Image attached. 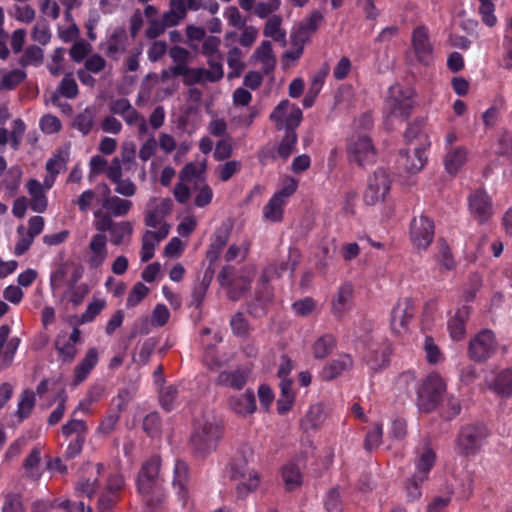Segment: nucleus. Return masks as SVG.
Here are the masks:
<instances>
[{"instance_id": "f257e3e1", "label": "nucleus", "mask_w": 512, "mask_h": 512, "mask_svg": "<svg viewBox=\"0 0 512 512\" xmlns=\"http://www.w3.org/2000/svg\"><path fill=\"white\" fill-rule=\"evenodd\" d=\"M254 463V451L247 443H242L236 450L229 463V476L233 480H240L236 487L238 499H244L259 485V474L251 468Z\"/></svg>"}, {"instance_id": "f03ea898", "label": "nucleus", "mask_w": 512, "mask_h": 512, "mask_svg": "<svg viewBox=\"0 0 512 512\" xmlns=\"http://www.w3.org/2000/svg\"><path fill=\"white\" fill-rule=\"evenodd\" d=\"M222 437V425L214 417L202 415L196 419L190 436V446L196 458L203 459L217 447Z\"/></svg>"}, {"instance_id": "7ed1b4c3", "label": "nucleus", "mask_w": 512, "mask_h": 512, "mask_svg": "<svg viewBox=\"0 0 512 512\" xmlns=\"http://www.w3.org/2000/svg\"><path fill=\"white\" fill-rule=\"evenodd\" d=\"M488 435L489 430L484 423L477 422L462 426L456 439L459 454L465 457L475 455Z\"/></svg>"}, {"instance_id": "20e7f679", "label": "nucleus", "mask_w": 512, "mask_h": 512, "mask_svg": "<svg viewBox=\"0 0 512 512\" xmlns=\"http://www.w3.org/2000/svg\"><path fill=\"white\" fill-rule=\"evenodd\" d=\"M446 384L438 375H429L417 391V405L421 411L431 412L440 403Z\"/></svg>"}, {"instance_id": "39448f33", "label": "nucleus", "mask_w": 512, "mask_h": 512, "mask_svg": "<svg viewBox=\"0 0 512 512\" xmlns=\"http://www.w3.org/2000/svg\"><path fill=\"white\" fill-rule=\"evenodd\" d=\"M389 98L387 105L390 114L394 117L406 120L414 107L415 91L411 87H402L401 85H394L389 89Z\"/></svg>"}, {"instance_id": "423d86ee", "label": "nucleus", "mask_w": 512, "mask_h": 512, "mask_svg": "<svg viewBox=\"0 0 512 512\" xmlns=\"http://www.w3.org/2000/svg\"><path fill=\"white\" fill-rule=\"evenodd\" d=\"M390 187L391 179L387 171L378 168L367 180V188L363 195L364 202L367 205H375L377 202L383 201L390 191Z\"/></svg>"}, {"instance_id": "0eeeda50", "label": "nucleus", "mask_w": 512, "mask_h": 512, "mask_svg": "<svg viewBox=\"0 0 512 512\" xmlns=\"http://www.w3.org/2000/svg\"><path fill=\"white\" fill-rule=\"evenodd\" d=\"M347 150L350 160L361 167L374 163L376 160L374 145L371 138L365 134L352 136L348 141Z\"/></svg>"}, {"instance_id": "6e6552de", "label": "nucleus", "mask_w": 512, "mask_h": 512, "mask_svg": "<svg viewBox=\"0 0 512 512\" xmlns=\"http://www.w3.org/2000/svg\"><path fill=\"white\" fill-rule=\"evenodd\" d=\"M160 458L153 456L141 467L137 477V489L142 495H150L159 486Z\"/></svg>"}, {"instance_id": "1a4fd4ad", "label": "nucleus", "mask_w": 512, "mask_h": 512, "mask_svg": "<svg viewBox=\"0 0 512 512\" xmlns=\"http://www.w3.org/2000/svg\"><path fill=\"white\" fill-rule=\"evenodd\" d=\"M495 349L496 342L493 332L484 329L470 340L468 354L473 361L481 363L486 361L495 352Z\"/></svg>"}, {"instance_id": "9d476101", "label": "nucleus", "mask_w": 512, "mask_h": 512, "mask_svg": "<svg viewBox=\"0 0 512 512\" xmlns=\"http://www.w3.org/2000/svg\"><path fill=\"white\" fill-rule=\"evenodd\" d=\"M410 237L418 249H426L434 238V223L427 216L414 217L410 225Z\"/></svg>"}, {"instance_id": "9b49d317", "label": "nucleus", "mask_w": 512, "mask_h": 512, "mask_svg": "<svg viewBox=\"0 0 512 512\" xmlns=\"http://www.w3.org/2000/svg\"><path fill=\"white\" fill-rule=\"evenodd\" d=\"M412 46L416 58L421 64L429 66L433 62V46L425 26H418L413 30Z\"/></svg>"}, {"instance_id": "f8f14e48", "label": "nucleus", "mask_w": 512, "mask_h": 512, "mask_svg": "<svg viewBox=\"0 0 512 512\" xmlns=\"http://www.w3.org/2000/svg\"><path fill=\"white\" fill-rule=\"evenodd\" d=\"M414 315V305L411 298L398 300L391 311L390 325L393 332L400 334L407 329Z\"/></svg>"}, {"instance_id": "ddd939ff", "label": "nucleus", "mask_w": 512, "mask_h": 512, "mask_svg": "<svg viewBox=\"0 0 512 512\" xmlns=\"http://www.w3.org/2000/svg\"><path fill=\"white\" fill-rule=\"evenodd\" d=\"M469 211L480 223H486L492 215V202L487 193L477 190L469 196Z\"/></svg>"}, {"instance_id": "4468645a", "label": "nucleus", "mask_w": 512, "mask_h": 512, "mask_svg": "<svg viewBox=\"0 0 512 512\" xmlns=\"http://www.w3.org/2000/svg\"><path fill=\"white\" fill-rule=\"evenodd\" d=\"M300 123L301 116L299 113L292 115L288 121L286 133H284V136L277 147L278 155L284 160L288 159L295 150V145L298 140L296 129Z\"/></svg>"}, {"instance_id": "2eb2a0df", "label": "nucleus", "mask_w": 512, "mask_h": 512, "mask_svg": "<svg viewBox=\"0 0 512 512\" xmlns=\"http://www.w3.org/2000/svg\"><path fill=\"white\" fill-rule=\"evenodd\" d=\"M391 349L386 343L371 345L364 357L366 364L373 372H378L388 366Z\"/></svg>"}, {"instance_id": "dca6fc26", "label": "nucleus", "mask_w": 512, "mask_h": 512, "mask_svg": "<svg viewBox=\"0 0 512 512\" xmlns=\"http://www.w3.org/2000/svg\"><path fill=\"white\" fill-rule=\"evenodd\" d=\"M299 113L301 120L303 119L302 110L295 104L290 103L289 100H282L270 114V120L275 123L277 130H284L286 133L287 124L292 115Z\"/></svg>"}, {"instance_id": "f3484780", "label": "nucleus", "mask_w": 512, "mask_h": 512, "mask_svg": "<svg viewBox=\"0 0 512 512\" xmlns=\"http://www.w3.org/2000/svg\"><path fill=\"white\" fill-rule=\"evenodd\" d=\"M250 374L251 370L246 367L237 368L233 371L224 370L219 373L216 384L234 390H241L247 384Z\"/></svg>"}, {"instance_id": "a211bd4d", "label": "nucleus", "mask_w": 512, "mask_h": 512, "mask_svg": "<svg viewBox=\"0 0 512 512\" xmlns=\"http://www.w3.org/2000/svg\"><path fill=\"white\" fill-rule=\"evenodd\" d=\"M189 467L183 460H177L174 466L173 487L183 505L188 500Z\"/></svg>"}, {"instance_id": "6ab92c4d", "label": "nucleus", "mask_w": 512, "mask_h": 512, "mask_svg": "<svg viewBox=\"0 0 512 512\" xmlns=\"http://www.w3.org/2000/svg\"><path fill=\"white\" fill-rule=\"evenodd\" d=\"M229 407L242 416L252 414L256 410V399L253 390L247 389L244 394L230 397Z\"/></svg>"}, {"instance_id": "aec40b11", "label": "nucleus", "mask_w": 512, "mask_h": 512, "mask_svg": "<svg viewBox=\"0 0 512 512\" xmlns=\"http://www.w3.org/2000/svg\"><path fill=\"white\" fill-rule=\"evenodd\" d=\"M399 154L401 164L410 174L419 172L427 162L425 149L423 147H415L413 149V156H410L408 150L406 149L400 150Z\"/></svg>"}, {"instance_id": "412c9836", "label": "nucleus", "mask_w": 512, "mask_h": 512, "mask_svg": "<svg viewBox=\"0 0 512 512\" xmlns=\"http://www.w3.org/2000/svg\"><path fill=\"white\" fill-rule=\"evenodd\" d=\"M98 362V352L96 348H89L85 357L82 361L75 367L74 370V380L73 384L78 385L82 383L91 370L95 367Z\"/></svg>"}, {"instance_id": "4be33fe9", "label": "nucleus", "mask_w": 512, "mask_h": 512, "mask_svg": "<svg viewBox=\"0 0 512 512\" xmlns=\"http://www.w3.org/2000/svg\"><path fill=\"white\" fill-rule=\"evenodd\" d=\"M470 314L469 306L459 308L455 316L448 322V330L453 340H462L465 336V322Z\"/></svg>"}, {"instance_id": "5701e85b", "label": "nucleus", "mask_w": 512, "mask_h": 512, "mask_svg": "<svg viewBox=\"0 0 512 512\" xmlns=\"http://www.w3.org/2000/svg\"><path fill=\"white\" fill-rule=\"evenodd\" d=\"M252 279L246 275H240L232 278L225 288L228 289L227 296L231 301H238L241 299L251 287Z\"/></svg>"}, {"instance_id": "b1692460", "label": "nucleus", "mask_w": 512, "mask_h": 512, "mask_svg": "<svg viewBox=\"0 0 512 512\" xmlns=\"http://www.w3.org/2000/svg\"><path fill=\"white\" fill-rule=\"evenodd\" d=\"M436 459L435 452L427 447L416 460L417 471L413 475L415 480L425 481L428 478V473L434 466Z\"/></svg>"}, {"instance_id": "393cba45", "label": "nucleus", "mask_w": 512, "mask_h": 512, "mask_svg": "<svg viewBox=\"0 0 512 512\" xmlns=\"http://www.w3.org/2000/svg\"><path fill=\"white\" fill-rule=\"evenodd\" d=\"M173 207V202L170 198H164L161 200L160 204L153 210L147 212L145 216V224L148 227L156 228L159 224V217L168 216Z\"/></svg>"}, {"instance_id": "a878e982", "label": "nucleus", "mask_w": 512, "mask_h": 512, "mask_svg": "<svg viewBox=\"0 0 512 512\" xmlns=\"http://www.w3.org/2000/svg\"><path fill=\"white\" fill-rule=\"evenodd\" d=\"M352 359L349 355H344L340 359L331 361L322 372L325 380L330 381L339 376L343 371L352 366Z\"/></svg>"}, {"instance_id": "bb28decb", "label": "nucleus", "mask_w": 512, "mask_h": 512, "mask_svg": "<svg viewBox=\"0 0 512 512\" xmlns=\"http://www.w3.org/2000/svg\"><path fill=\"white\" fill-rule=\"evenodd\" d=\"M353 286L350 283L343 284L337 293V298L333 301L332 310L336 317H342L346 310V305L352 298Z\"/></svg>"}, {"instance_id": "cd10ccee", "label": "nucleus", "mask_w": 512, "mask_h": 512, "mask_svg": "<svg viewBox=\"0 0 512 512\" xmlns=\"http://www.w3.org/2000/svg\"><path fill=\"white\" fill-rule=\"evenodd\" d=\"M102 206L109 210L113 216L120 217L128 214L132 207V202L118 196H113L112 198L104 199Z\"/></svg>"}, {"instance_id": "c85d7f7f", "label": "nucleus", "mask_w": 512, "mask_h": 512, "mask_svg": "<svg viewBox=\"0 0 512 512\" xmlns=\"http://www.w3.org/2000/svg\"><path fill=\"white\" fill-rule=\"evenodd\" d=\"M325 412L320 404L312 405L307 412L301 425L307 431L309 429H318L325 420Z\"/></svg>"}, {"instance_id": "c756f323", "label": "nucleus", "mask_w": 512, "mask_h": 512, "mask_svg": "<svg viewBox=\"0 0 512 512\" xmlns=\"http://www.w3.org/2000/svg\"><path fill=\"white\" fill-rule=\"evenodd\" d=\"M466 149L463 147L449 151L445 157V168L451 175H455L466 160Z\"/></svg>"}, {"instance_id": "7c9ffc66", "label": "nucleus", "mask_w": 512, "mask_h": 512, "mask_svg": "<svg viewBox=\"0 0 512 512\" xmlns=\"http://www.w3.org/2000/svg\"><path fill=\"white\" fill-rule=\"evenodd\" d=\"M26 77V72L21 69H13L5 73L0 72V91H10L15 89L26 79Z\"/></svg>"}, {"instance_id": "2f4dec72", "label": "nucleus", "mask_w": 512, "mask_h": 512, "mask_svg": "<svg viewBox=\"0 0 512 512\" xmlns=\"http://www.w3.org/2000/svg\"><path fill=\"white\" fill-rule=\"evenodd\" d=\"M21 178L22 169L20 168V166L15 165L9 168L6 178L3 181L6 193L9 197H14L17 194Z\"/></svg>"}, {"instance_id": "473e14b6", "label": "nucleus", "mask_w": 512, "mask_h": 512, "mask_svg": "<svg viewBox=\"0 0 512 512\" xmlns=\"http://www.w3.org/2000/svg\"><path fill=\"white\" fill-rule=\"evenodd\" d=\"M326 75H327V70H324V71H320L313 77L311 86L303 99V106L305 108H310L311 106H313V104L316 100V97L318 96V94L321 91V88L324 83V79H325Z\"/></svg>"}, {"instance_id": "72a5a7b5", "label": "nucleus", "mask_w": 512, "mask_h": 512, "mask_svg": "<svg viewBox=\"0 0 512 512\" xmlns=\"http://www.w3.org/2000/svg\"><path fill=\"white\" fill-rule=\"evenodd\" d=\"M494 390L502 395L509 397L512 395V369H505L501 371L495 381Z\"/></svg>"}, {"instance_id": "f704fd0d", "label": "nucleus", "mask_w": 512, "mask_h": 512, "mask_svg": "<svg viewBox=\"0 0 512 512\" xmlns=\"http://www.w3.org/2000/svg\"><path fill=\"white\" fill-rule=\"evenodd\" d=\"M35 405V394L32 390L26 389L22 392L16 415L19 420H24L29 417Z\"/></svg>"}, {"instance_id": "c9c22d12", "label": "nucleus", "mask_w": 512, "mask_h": 512, "mask_svg": "<svg viewBox=\"0 0 512 512\" xmlns=\"http://www.w3.org/2000/svg\"><path fill=\"white\" fill-rule=\"evenodd\" d=\"M242 51L237 46L232 47L228 52L227 64L232 69L228 78L239 77L245 68V63L241 61Z\"/></svg>"}, {"instance_id": "e433bc0d", "label": "nucleus", "mask_w": 512, "mask_h": 512, "mask_svg": "<svg viewBox=\"0 0 512 512\" xmlns=\"http://www.w3.org/2000/svg\"><path fill=\"white\" fill-rule=\"evenodd\" d=\"M232 228L233 223L231 220L223 222L222 225L215 231L210 245L216 249L222 250L230 238Z\"/></svg>"}, {"instance_id": "4c0bfd02", "label": "nucleus", "mask_w": 512, "mask_h": 512, "mask_svg": "<svg viewBox=\"0 0 512 512\" xmlns=\"http://www.w3.org/2000/svg\"><path fill=\"white\" fill-rule=\"evenodd\" d=\"M335 341L331 335H324L318 338L313 345V355L316 359L328 356L334 347Z\"/></svg>"}, {"instance_id": "58836bf2", "label": "nucleus", "mask_w": 512, "mask_h": 512, "mask_svg": "<svg viewBox=\"0 0 512 512\" xmlns=\"http://www.w3.org/2000/svg\"><path fill=\"white\" fill-rule=\"evenodd\" d=\"M283 202L278 197L273 196L269 202L264 206L263 214L264 217L272 222H278L283 217Z\"/></svg>"}, {"instance_id": "ea45409f", "label": "nucleus", "mask_w": 512, "mask_h": 512, "mask_svg": "<svg viewBox=\"0 0 512 512\" xmlns=\"http://www.w3.org/2000/svg\"><path fill=\"white\" fill-rule=\"evenodd\" d=\"M64 336L58 335L55 340V348L63 361L71 362L76 356V348L74 344L65 341Z\"/></svg>"}, {"instance_id": "a19ab883", "label": "nucleus", "mask_w": 512, "mask_h": 512, "mask_svg": "<svg viewBox=\"0 0 512 512\" xmlns=\"http://www.w3.org/2000/svg\"><path fill=\"white\" fill-rule=\"evenodd\" d=\"M94 114L90 108H86L83 112L79 113L73 123V126L77 128L83 135L90 133L93 127Z\"/></svg>"}, {"instance_id": "79ce46f5", "label": "nucleus", "mask_w": 512, "mask_h": 512, "mask_svg": "<svg viewBox=\"0 0 512 512\" xmlns=\"http://www.w3.org/2000/svg\"><path fill=\"white\" fill-rule=\"evenodd\" d=\"M106 307L105 299H94L89 303L84 313L81 315L80 324L92 322L96 316Z\"/></svg>"}, {"instance_id": "37998d69", "label": "nucleus", "mask_w": 512, "mask_h": 512, "mask_svg": "<svg viewBox=\"0 0 512 512\" xmlns=\"http://www.w3.org/2000/svg\"><path fill=\"white\" fill-rule=\"evenodd\" d=\"M43 61V50L36 45H31L26 48L24 54L19 59V64L26 67L32 63L40 64Z\"/></svg>"}, {"instance_id": "c03bdc74", "label": "nucleus", "mask_w": 512, "mask_h": 512, "mask_svg": "<svg viewBox=\"0 0 512 512\" xmlns=\"http://www.w3.org/2000/svg\"><path fill=\"white\" fill-rule=\"evenodd\" d=\"M270 302L255 296L254 299L247 302V312L254 318H262L268 313V306Z\"/></svg>"}, {"instance_id": "a18cd8bd", "label": "nucleus", "mask_w": 512, "mask_h": 512, "mask_svg": "<svg viewBox=\"0 0 512 512\" xmlns=\"http://www.w3.org/2000/svg\"><path fill=\"white\" fill-rule=\"evenodd\" d=\"M149 293V288L142 282H137L130 290L126 306L128 308L135 307L138 305Z\"/></svg>"}, {"instance_id": "49530a36", "label": "nucleus", "mask_w": 512, "mask_h": 512, "mask_svg": "<svg viewBox=\"0 0 512 512\" xmlns=\"http://www.w3.org/2000/svg\"><path fill=\"white\" fill-rule=\"evenodd\" d=\"M282 476L288 490H292L301 484L299 468L294 464L284 467Z\"/></svg>"}, {"instance_id": "de8ad7c7", "label": "nucleus", "mask_w": 512, "mask_h": 512, "mask_svg": "<svg viewBox=\"0 0 512 512\" xmlns=\"http://www.w3.org/2000/svg\"><path fill=\"white\" fill-rule=\"evenodd\" d=\"M133 232L132 224L129 221H122L119 223H115L114 228L110 232L111 242L119 246L123 242V238L125 235H131Z\"/></svg>"}, {"instance_id": "09e8293b", "label": "nucleus", "mask_w": 512, "mask_h": 512, "mask_svg": "<svg viewBox=\"0 0 512 512\" xmlns=\"http://www.w3.org/2000/svg\"><path fill=\"white\" fill-rule=\"evenodd\" d=\"M58 91L61 96L73 99L78 95V85L71 73L66 74L61 80Z\"/></svg>"}, {"instance_id": "8fccbe9b", "label": "nucleus", "mask_w": 512, "mask_h": 512, "mask_svg": "<svg viewBox=\"0 0 512 512\" xmlns=\"http://www.w3.org/2000/svg\"><path fill=\"white\" fill-rule=\"evenodd\" d=\"M68 160H69V145L64 149L59 150L58 153L53 158H50L46 162L45 168L53 177H55L59 173V170L56 169L55 166L56 165L65 166L66 163L68 162Z\"/></svg>"}, {"instance_id": "3c124183", "label": "nucleus", "mask_w": 512, "mask_h": 512, "mask_svg": "<svg viewBox=\"0 0 512 512\" xmlns=\"http://www.w3.org/2000/svg\"><path fill=\"white\" fill-rule=\"evenodd\" d=\"M479 1V14L481 15L482 22L488 27H493L497 22V18L494 15L495 5L493 4L492 0Z\"/></svg>"}, {"instance_id": "603ef678", "label": "nucleus", "mask_w": 512, "mask_h": 512, "mask_svg": "<svg viewBox=\"0 0 512 512\" xmlns=\"http://www.w3.org/2000/svg\"><path fill=\"white\" fill-rule=\"evenodd\" d=\"M31 37L34 41L40 43L41 45H46L49 43L51 39V33L46 20L39 21L35 24L31 32Z\"/></svg>"}, {"instance_id": "864d4df0", "label": "nucleus", "mask_w": 512, "mask_h": 512, "mask_svg": "<svg viewBox=\"0 0 512 512\" xmlns=\"http://www.w3.org/2000/svg\"><path fill=\"white\" fill-rule=\"evenodd\" d=\"M207 74L208 70L205 68H192L187 65L183 83L186 86H193L194 84L201 83L204 78L207 80Z\"/></svg>"}, {"instance_id": "5fc2aeb1", "label": "nucleus", "mask_w": 512, "mask_h": 512, "mask_svg": "<svg viewBox=\"0 0 512 512\" xmlns=\"http://www.w3.org/2000/svg\"><path fill=\"white\" fill-rule=\"evenodd\" d=\"M92 46L85 40L75 42L69 50L71 59L76 62H82L85 57L90 53Z\"/></svg>"}, {"instance_id": "6e6d98bb", "label": "nucleus", "mask_w": 512, "mask_h": 512, "mask_svg": "<svg viewBox=\"0 0 512 512\" xmlns=\"http://www.w3.org/2000/svg\"><path fill=\"white\" fill-rule=\"evenodd\" d=\"M255 296H258L270 303L273 301V289L269 284V277L264 272L259 278L257 288L255 290Z\"/></svg>"}, {"instance_id": "4d7b16f0", "label": "nucleus", "mask_w": 512, "mask_h": 512, "mask_svg": "<svg viewBox=\"0 0 512 512\" xmlns=\"http://www.w3.org/2000/svg\"><path fill=\"white\" fill-rule=\"evenodd\" d=\"M230 326L236 336L244 337L248 333V322L243 313L238 311L230 320Z\"/></svg>"}, {"instance_id": "13d9d810", "label": "nucleus", "mask_w": 512, "mask_h": 512, "mask_svg": "<svg viewBox=\"0 0 512 512\" xmlns=\"http://www.w3.org/2000/svg\"><path fill=\"white\" fill-rule=\"evenodd\" d=\"M242 164L238 160L227 161L225 164L218 166L219 179L223 182L228 181L234 174L240 171Z\"/></svg>"}, {"instance_id": "bf43d9fd", "label": "nucleus", "mask_w": 512, "mask_h": 512, "mask_svg": "<svg viewBox=\"0 0 512 512\" xmlns=\"http://www.w3.org/2000/svg\"><path fill=\"white\" fill-rule=\"evenodd\" d=\"M323 20V15L319 11H313L309 18L300 22L298 28L309 36L318 29V23Z\"/></svg>"}, {"instance_id": "052dcab7", "label": "nucleus", "mask_w": 512, "mask_h": 512, "mask_svg": "<svg viewBox=\"0 0 512 512\" xmlns=\"http://www.w3.org/2000/svg\"><path fill=\"white\" fill-rule=\"evenodd\" d=\"M178 390L174 385L164 388L160 393V403L167 412L173 409V403L177 397Z\"/></svg>"}, {"instance_id": "680f3d73", "label": "nucleus", "mask_w": 512, "mask_h": 512, "mask_svg": "<svg viewBox=\"0 0 512 512\" xmlns=\"http://www.w3.org/2000/svg\"><path fill=\"white\" fill-rule=\"evenodd\" d=\"M170 318V312L164 304H157L153 309L151 321L153 326L162 327Z\"/></svg>"}, {"instance_id": "e2e57ef3", "label": "nucleus", "mask_w": 512, "mask_h": 512, "mask_svg": "<svg viewBox=\"0 0 512 512\" xmlns=\"http://www.w3.org/2000/svg\"><path fill=\"white\" fill-rule=\"evenodd\" d=\"M156 243L155 239L152 236H147V231H145L142 237V248H141V261L148 262L154 256V250Z\"/></svg>"}, {"instance_id": "0e129e2a", "label": "nucleus", "mask_w": 512, "mask_h": 512, "mask_svg": "<svg viewBox=\"0 0 512 512\" xmlns=\"http://www.w3.org/2000/svg\"><path fill=\"white\" fill-rule=\"evenodd\" d=\"M382 438V425L379 423L375 424V427L372 431L368 432L364 442V448L367 451H371L372 449L378 447L381 443Z\"/></svg>"}, {"instance_id": "69168bd1", "label": "nucleus", "mask_w": 512, "mask_h": 512, "mask_svg": "<svg viewBox=\"0 0 512 512\" xmlns=\"http://www.w3.org/2000/svg\"><path fill=\"white\" fill-rule=\"evenodd\" d=\"M161 420L157 413L148 414L143 420V430L151 437L155 436L160 430Z\"/></svg>"}, {"instance_id": "338daca9", "label": "nucleus", "mask_w": 512, "mask_h": 512, "mask_svg": "<svg viewBox=\"0 0 512 512\" xmlns=\"http://www.w3.org/2000/svg\"><path fill=\"white\" fill-rule=\"evenodd\" d=\"M118 498L115 494L106 492L102 494L97 501V512H113L112 508L117 503Z\"/></svg>"}, {"instance_id": "774afa93", "label": "nucleus", "mask_w": 512, "mask_h": 512, "mask_svg": "<svg viewBox=\"0 0 512 512\" xmlns=\"http://www.w3.org/2000/svg\"><path fill=\"white\" fill-rule=\"evenodd\" d=\"M2 512H23L22 500L18 494H8L2 507Z\"/></svg>"}]
</instances>
